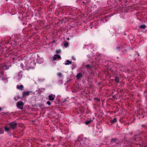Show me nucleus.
<instances>
[{
  "label": "nucleus",
  "mask_w": 147,
  "mask_h": 147,
  "mask_svg": "<svg viewBox=\"0 0 147 147\" xmlns=\"http://www.w3.org/2000/svg\"><path fill=\"white\" fill-rule=\"evenodd\" d=\"M117 119L116 118H114L113 120L111 121V123H114L117 122Z\"/></svg>",
  "instance_id": "obj_12"
},
{
  "label": "nucleus",
  "mask_w": 147,
  "mask_h": 147,
  "mask_svg": "<svg viewBox=\"0 0 147 147\" xmlns=\"http://www.w3.org/2000/svg\"><path fill=\"white\" fill-rule=\"evenodd\" d=\"M14 99H15V100H17V99H16V97H14Z\"/></svg>",
  "instance_id": "obj_25"
},
{
  "label": "nucleus",
  "mask_w": 147,
  "mask_h": 147,
  "mask_svg": "<svg viewBox=\"0 0 147 147\" xmlns=\"http://www.w3.org/2000/svg\"><path fill=\"white\" fill-rule=\"evenodd\" d=\"M36 59V62L38 63H41L43 62L42 59L40 57H38Z\"/></svg>",
  "instance_id": "obj_8"
},
{
  "label": "nucleus",
  "mask_w": 147,
  "mask_h": 147,
  "mask_svg": "<svg viewBox=\"0 0 147 147\" xmlns=\"http://www.w3.org/2000/svg\"><path fill=\"white\" fill-rule=\"evenodd\" d=\"M92 121V120H90L89 121H86L85 122V123L86 125H88L89 123H90Z\"/></svg>",
  "instance_id": "obj_16"
},
{
  "label": "nucleus",
  "mask_w": 147,
  "mask_h": 147,
  "mask_svg": "<svg viewBox=\"0 0 147 147\" xmlns=\"http://www.w3.org/2000/svg\"><path fill=\"white\" fill-rule=\"evenodd\" d=\"M22 73L21 71L19 72L17 74L16 77V79L18 80H20L22 78Z\"/></svg>",
  "instance_id": "obj_3"
},
{
  "label": "nucleus",
  "mask_w": 147,
  "mask_h": 147,
  "mask_svg": "<svg viewBox=\"0 0 147 147\" xmlns=\"http://www.w3.org/2000/svg\"><path fill=\"white\" fill-rule=\"evenodd\" d=\"M71 61H69V60H66V63H65V64L66 65H69L70 64H71Z\"/></svg>",
  "instance_id": "obj_11"
},
{
  "label": "nucleus",
  "mask_w": 147,
  "mask_h": 147,
  "mask_svg": "<svg viewBox=\"0 0 147 147\" xmlns=\"http://www.w3.org/2000/svg\"><path fill=\"white\" fill-rule=\"evenodd\" d=\"M17 88L18 89L22 90H23L24 86L22 85H18L17 86Z\"/></svg>",
  "instance_id": "obj_7"
},
{
  "label": "nucleus",
  "mask_w": 147,
  "mask_h": 147,
  "mask_svg": "<svg viewBox=\"0 0 147 147\" xmlns=\"http://www.w3.org/2000/svg\"><path fill=\"white\" fill-rule=\"evenodd\" d=\"M55 98V95L53 94H51L49 96V99L50 100L52 101L54 100Z\"/></svg>",
  "instance_id": "obj_6"
},
{
  "label": "nucleus",
  "mask_w": 147,
  "mask_h": 147,
  "mask_svg": "<svg viewBox=\"0 0 147 147\" xmlns=\"http://www.w3.org/2000/svg\"><path fill=\"white\" fill-rule=\"evenodd\" d=\"M57 58L59 59H61V58L60 55H55L53 57V60L54 61H55L56 60Z\"/></svg>",
  "instance_id": "obj_5"
},
{
  "label": "nucleus",
  "mask_w": 147,
  "mask_h": 147,
  "mask_svg": "<svg viewBox=\"0 0 147 147\" xmlns=\"http://www.w3.org/2000/svg\"><path fill=\"white\" fill-rule=\"evenodd\" d=\"M67 40H69V38H67Z\"/></svg>",
  "instance_id": "obj_26"
},
{
  "label": "nucleus",
  "mask_w": 147,
  "mask_h": 147,
  "mask_svg": "<svg viewBox=\"0 0 147 147\" xmlns=\"http://www.w3.org/2000/svg\"><path fill=\"white\" fill-rule=\"evenodd\" d=\"M72 59H73V60H74V61H75V60H76V59H75V58H74V57H72Z\"/></svg>",
  "instance_id": "obj_24"
},
{
  "label": "nucleus",
  "mask_w": 147,
  "mask_h": 147,
  "mask_svg": "<svg viewBox=\"0 0 147 147\" xmlns=\"http://www.w3.org/2000/svg\"><path fill=\"white\" fill-rule=\"evenodd\" d=\"M29 94V91L23 92V95L25 96L28 95Z\"/></svg>",
  "instance_id": "obj_9"
},
{
  "label": "nucleus",
  "mask_w": 147,
  "mask_h": 147,
  "mask_svg": "<svg viewBox=\"0 0 147 147\" xmlns=\"http://www.w3.org/2000/svg\"><path fill=\"white\" fill-rule=\"evenodd\" d=\"M146 27V26L145 25H141L140 26V28H143L144 29Z\"/></svg>",
  "instance_id": "obj_14"
},
{
  "label": "nucleus",
  "mask_w": 147,
  "mask_h": 147,
  "mask_svg": "<svg viewBox=\"0 0 147 147\" xmlns=\"http://www.w3.org/2000/svg\"><path fill=\"white\" fill-rule=\"evenodd\" d=\"M1 110V108L0 107V111Z\"/></svg>",
  "instance_id": "obj_27"
},
{
  "label": "nucleus",
  "mask_w": 147,
  "mask_h": 147,
  "mask_svg": "<svg viewBox=\"0 0 147 147\" xmlns=\"http://www.w3.org/2000/svg\"><path fill=\"white\" fill-rule=\"evenodd\" d=\"M57 75L61 77L62 76V74L61 73L59 72L57 73Z\"/></svg>",
  "instance_id": "obj_20"
},
{
  "label": "nucleus",
  "mask_w": 147,
  "mask_h": 147,
  "mask_svg": "<svg viewBox=\"0 0 147 147\" xmlns=\"http://www.w3.org/2000/svg\"><path fill=\"white\" fill-rule=\"evenodd\" d=\"M47 103L49 105H51V103L49 101H48Z\"/></svg>",
  "instance_id": "obj_21"
},
{
  "label": "nucleus",
  "mask_w": 147,
  "mask_h": 147,
  "mask_svg": "<svg viewBox=\"0 0 147 147\" xmlns=\"http://www.w3.org/2000/svg\"><path fill=\"white\" fill-rule=\"evenodd\" d=\"M61 50L60 49L57 50L56 51V52L57 53H59L61 52Z\"/></svg>",
  "instance_id": "obj_18"
},
{
  "label": "nucleus",
  "mask_w": 147,
  "mask_h": 147,
  "mask_svg": "<svg viewBox=\"0 0 147 147\" xmlns=\"http://www.w3.org/2000/svg\"><path fill=\"white\" fill-rule=\"evenodd\" d=\"M35 59V58H34V55L32 56L30 58H26V59L23 61L24 62V63H21L20 66L22 68L24 67L27 69L33 68L36 65Z\"/></svg>",
  "instance_id": "obj_1"
},
{
  "label": "nucleus",
  "mask_w": 147,
  "mask_h": 147,
  "mask_svg": "<svg viewBox=\"0 0 147 147\" xmlns=\"http://www.w3.org/2000/svg\"><path fill=\"white\" fill-rule=\"evenodd\" d=\"M64 45L65 47H67L68 45V43L67 42H65L64 44Z\"/></svg>",
  "instance_id": "obj_15"
},
{
  "label": "nucleus",
  "mask_w": 147,
  "mask_h": 147,
  "mask_svg": "<svg viewBox=\"0 0 147 147\" xmlns=\"http://www.w3.org/2000/svg\"><path fill=\"white\" fill-rule=\"evenodd\" d=\"M116 140V138H112L111 140V142H113V141H115Z\"/></svg>",
  "instance_id": "obj_22"
},
{
  "label": "nucleus",
  "mask_w": 147,
  "mask_h": 147,
  "mask_svg": "<svg viewBox=\"0 0 147 147\" xmlns=\"http://www.w3.org/2000/svg\"><path fill=\"white\" fill-rule=\"evenodd\" d=\"M23 105L24 104L22 101H19L17 103V107L18 108L21 110L23 109Z\"/></svg>",
  "instance_id": "obj_2"
},
{
  "label": "nucleus",
  "mask_w": 147,
  "mask_h": 147,
  "mask_svg": "<svg viewBox=\"0 0 147 147\" xmlns=\"http://www.w3.org/2000/svg\"><path fill=\"white\" fill-rule=\"evenodd\" d=\"M9 125L11 128L13 129L16 127L17 123L14 122H11L9 123Z\"/></svg>",
  "instance_id": "obj_4"
},
{
  "label": "nucleus",
  "mask_w": 147,
  "mask_h": 147,
  "mask_svg": "<svg viewBox=\"0 0 147 147\" xmlns=\"http://www.w3.org/2000/svg\"><path fill=\"white\" fill-rule=\"evenodd\" d=\"M82 76V74L81 73H79L76 76V78L77 79H78L79 78H80Z\"/></svg>",
  "instance_id": "obj_10"
},
{
  "label": "nucleus",
  "mask_w": 147,
  "mask_h": 147,
  "mask_svg": "<svg viewBox=\"0 0 147 147\" xmlns=\"http://www.w3.org/2000/svg\"><path fill=\"white\" fill-rule=\"evenodd\" d=\"M3 130L1 128H0V134H3Z\"/></svg>",
  "instance_id": "obj_19"
},
{
  "label": "nucleus",
  "mask_w": 147,
  "mask_h": 147,
  "mask_svg": "<svg viewBox=\"0 0 147 147\" xmlns=\"http://www.w3.org/2000/svg\"><path fill=\"white\" fill-rule=\"evenodd\" d=\"M115 80L117 82L119 83V78L117 76H116L115 77Z\"/></svg>",
  "instance_id": "obj_13"
},
{
  "label": "nucleus",
  "mask_w": 147,
  "mask_h": 147,
  "mask_svg": "<svg viewBox=\"0 0 147 147\" xmlns=\"http://www.w3.org/2000/svg\"><path fill=\"white\" fill-rule=\"evenodd\" d=\"M5 131H9V128L7 127H5Z\"/></svg>",
  "instance_id": "obj_17"
},
{
  "label": "nucleus",
  "mask_w": 147,
  "mask_h": 147,
  "mask_svg": "<svg viewBox=\"0 0 147 147\" xmlns=\"http://www.w3.org/2000/svg\"><path fill=\"white\" fill-rule=\"evenodd\" d=\"M86 67H91V66L90 65H86Z\"/></svg>",
  "instance_id": "obj_23"
}]
</instances>
